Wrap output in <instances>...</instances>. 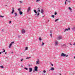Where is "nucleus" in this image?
I'll use <instances>...</instances> for the list:
<instances>
[{"label":"nucleus","instance_id":"f257e3e1","mask_svg":"<svg viewBox=\"0 0 75 75\" xmlns=\"http://www.w3.org/2000/svg\"><path fill=\"white\" fill-rule=\"evenodd\" d=\"M61 57H68V55H66V54H64V53H62L61 54Z\"/></svg>","mask_w":75,"mask_h":75},{"label":"nucleus","instance_id":"f03ea898","mask_svg":"<svg viewBox=\"0 0 75 75\" xmlns=\"http://www.w3.org/2000/svg\"><path fill=\"white\" fill-rule=\"evenodd\" d=\"M54 45L55 46H58V41H54Z\"/></svg>","mask_w":75,"mask_h":75},{"label":"nucleus","instance_id":"7ed1b4c3","mask_svg":"<svg viewBox=\"0 0 75 75\" xmlns=\"http://www.w3.org/2000/svg\"><path fill=\"white\" fill-rule=\"evenodd\" d=\"M14 42H11V43L10 44V45L9 46V48H11V45H12V44H14Z\"/></svg>","mask_w":75,"mask_h":75},{"label":"nucleus","instance_id":"20e7f679","mask_svg":"<svg viewBox=\"0 0 75 75\" xmlns=\"http://www.w3.org/2000/svg\"><path fill=\"white\" fill-rule=\"evenodd\" d=\"M34 70L36 72H37L38 71V67L37 66H35L34 68Z\"/></svg>","mask_w":75,"mask_h":75},{"label":"nucleus","instance_id":"39448f33","mask_svg":"<svg viewBox=\"0 0 75 75\" xmlns=\"http://www.w3.org/2000/svg\"><path fill=\"white\" fill-rule=\"evenodd\" d=\"M62 37L61 36H59L58 38H57V39L58 40H60L61 39H62Z\"/></svg>","mask_w":75,"mask_h":75},{"label":"nucleus","instance_id":"423d86ee","mask_svg":"<svg viewBox=\"0 0 75 75\" xmlns=\"http://www.w3.org/2000/svg\"><path fill=\"white\" fill-rule=\"evenodd\" d=\"M29 72H31V71H33V70L32 69V68H29Z\"/></svg>","mask_w":75,"mask_h":75},{"label":"nucleus","instance_id":"0eeeda50","mask_svg":"<svg viewBox=\"0 0 75 75\" xmlns=\"http://www.w3.org/2000/svg\"><path fill=\"white\" fill-rule=\"evenodd\" d=\"M30 7H28V8L27 9L28 13V12H29V11H30Z\"/></svg>","mask_w":75,"mask_h":75},{"label":"nucleus","instance_id":"6e6552de","mask_svg":"<svg viewBox=\"0 0 75 75\" xmlns=\"http://www.w3.org/2000/svg\"><path fill=\"white\" fill-rule=\"evenodd\" d=\"M22 34H24V33H25V30L24 29H23L22 30Z\"/></svg>","mask_w":75,"mask_h":75},{"label":"nucleus","instance_id":"1a4fd4ad","mask_svg":"<svg viewBox=\"0 0 75 75\" xmlns=\"http://www.w3.org/2000/svg\"><path fill=\"white\" fill-rule=\"evenodd\" d=\"M41 13L44 14V10L43 9H41Z\"/></svg>","mask_w":75,"mask_h":75},{"label":"nucleus","instance_id":"9d476101","mask_svg":"<svg viewBox=\"0 0 75 75\" xmlns=\"http://www.w3.org/2000/svg\"><path fill=\"white\" fill-rule=\"evenodd\" d=\"M40 64V61H39V59H38V61H36V64Z\"/></svg>","mask_w":75,"mask_h":75},{"label":"nucleus","instance_id":"9b49d317","mask_svg":"<svg viewBox=\"0 0 75 75\" xmlns=\"http://www.w3.org/2000/svg\"><path fill=\"white\" fill-rule=\"evenodd\" d=\"M11 14H13L14 12V8H13Z\"/></svg>","mask_w":75,"mask_h":75},{"label":"nucleus","instance_id":"f8f14e48","mask_svg":"<svg viewBox=\"0 0 75 75\" xmlns=\"http://www.w3.org/2000/svg\"><path fill=\"white\" fill-rule=\"evenodd\" d=\"M72 31H74V30H75V27H73L72 28Z\"/></svg>","mask_w":75,"mask_h":75},{"label":"nucleus","instance_id":"ddd939ff","mask_svg":"<svg viewBox=\"0 0 75 75\" xmlns=\"http://www.w3.org/2000/svg\"><path fill=\"white\" fill-rule=\"evenodd\" d=\"M19 13L20 15H22V14H23V12L20 11L19 12Z\"/></svg>","mask_w":75,"mask_h":75},{"label":"nucleus","instance_id":"4468645a","mask_svg":"<svg viewBox=\"0 0 75 75\" xmlns=\"http://www.w3.org/2000/svg\"><path fill=\"white\" fill-rule=\"evenodd\" d=\"M66 31H68V29L67 28L65 29L64 30V32H66Z\"/></svg>","mask_w":75,"mask_h":75},{"label":"nucleus","instance_id":"2eb2a0df","mask_svg":"<svg viewBox=\"0 0 75 75\" xmlns=\"http://www.w3.org/2000/svg\"><path fill=\"white\" fill-rule=\"evenodd\" d=\"M50 70L51 71H54V68H53V67H52L51 68V69H50Z\"/></svg>","mask_w":75,"mask_h":75},{"label":"nucleus","instance_id":"dca6fc26","mask_svg":"<svg viewBox=\"0 0 75 75\" xmlns=\"http://www.w3.org/2000/svg\"><path fill=\"white\" fill-rule=\"evenodd\" d=\"M34 11L35 13L36 14H37V11H36V10H34Z\"/></svg>","mask_w":75,"mask_h":75},{"label":"nucleus","instance_id":"f3484780","mask_svg":"<svg viewBox=\"0 0 75 75\" xmlns=\"http://www.w3.org/2000/svg\"><path fill=\"white\" fill-rule=\"evenodd\" d=\"M38 13H39V12H40V8H38Z\"/></svg>","mask_w":75,"mask_h":75},{"label":"nucleus","instance_id":"a211bd4d","mask_svg":"<svg viewBox=\"0 0 75 75\" xmlns=\"http://www.w3.org/2000/svg\"><path fill=\"white\" fill-rule=\"evenodd\" d=\"M67 1H68V0H66L65 1V3H64L65 5L67 4Z\"/></svg>","mask_w":75,"mask_h":75},{"label":"nucleus","instance_id":"6ab92c4d","mask_svg":"<svg viewBox=\"0 0 75 75\" xmlns=\"http://www.w3.org/2000/svg\"><path fill=\"white\" fill-rule=\"evenodd\" d=\"M18 11H21V8H19L18 9Z\"/></svg>","mask_w":75,"mask_h":75},{"label":"nucleus","instance_id":"aec40b11","mask_svg":"<svg viewBox=\"0 0 75 75\" xmlns=\"http://www.w3.org/2000/svg\"><path fill=\"white\" fill-rule=\"evenodd\" d=\"M31 58V57H27L26 58V59H29V58Z\"/></svg>","mask_w":75,"mask_h":75},{"label":"nucleus","instance_id":"412c9836","mask_svg":"<svg viewBox=\"0 0 75 75\" xmlns=\"http://www.w3.org/2000/svg\"><path fill=\"white\" fill-rule=\"evenodd\" d=\"M69 10L71 11V10H72V9L70 7H69Z\"/></svg>","mask_w":75,"mask_h":75},{"label":"nucleus","instance_id":"4be33fe9","mask_svg":"<svg viewBox=\"0 0 75 75\" xmlns=\"http://www.w3.org/2000/svg\"><path fill=\"white\" fill-rule=\"evenodd\" d=\"M14 14H15V16H17V13H15Z\"/></svg>","mask_w":75,"mask_h":75},{"label":"nucleus","instance_id":"5701e85b","mask_svg":"<svg viewBox=\"0 0 75 75\" xmlns=\"http://www.w3.org/2000/svg\"><path fill=\"white\" fill-rule=\"evenodd\" d=\"M53 18H54V15H52L51 16Z\"/></svg>","mask_w":75,"mask_h":75},{"label":"nucleus","instance_id":"b1692460","mask_svg":"<svg viewBox=\"0 0 75 75\" xmlns=\"http://www.w3.org/2000/svg\"><path fill=\"white\" fill-rule=\"evenodd\" d=\"M59 20V19H55V22H56L57 21H58V20Z\"/></svg>","mask_w":75,"mask_h":75},{"label":"nucleus","instance_id":"393cba45","mask_svg":"<svg viewBox=\"0 0 75 75\" xmlns=\"http://www.w3.org/2000/svg\"><path fill=\"white\" fill-rule=\"evenodd\" d=\"M41 0H36V2H38L39 1H40Z\"/></svg>","mask_w":75,"mask_h":75},{"label":"nucleus","instance_id":"a878e982","mask_svg":"<svg viewBox=\"0 0 75 75\" xmlns=\"http://www.w3.org/2000/svg\"><path fill=\"white\" fill-rule=\"evenodd\" d=\"M39 39L40 41H41V40H42L41 39V38H39Z\"/></svg>","mask_w":75,"mask_h":75},{"label":"nucleus","instance_id":"bb28decb","mask_svg":"<svg viewBox=\"0 0 75 75\" xmlns=\"http://www.w3.org/2000/svg\"><path fill=\"white\" fill-rule=\"evenodd\" d=\"M28 50V47H26L25 48V50Z\"/></svg>","mask_w":75,"mask_h":75},{"label":"nucleus","instance_id":"cd10ccee","mask_svg":"<svg viewBox=\"0 0 75 75\" xmlns=\"http://www.w3.org/2000/svg\"><path fill=\"white\" fill-rule=\"evenodd\" d=\"M24 69H26V70H28V68H27V67H25Z\"/></svg>","mask_w":75,"mask_h":75},{"label":"nucleus","instance_id":"c85d7f7f","mask_svg":"<svg viewBox=\"0 0 75 75\" xmlns=\"http://www.w3.org/2000/svg\"><path fill=\"white\" fill-rule=\"evenodd\" d=\"M5 50H4L3 51H2V53H3V52H5Z\"/></svg>","mask_w":75,"mask_h":75},{"label":"nucleus","instance_id":"c756f323","mask_svg":"<svg viewBox=\"0 0 75 75\" xmlns=\"http://www.w3.org/2000/svg\"><path fill=\"white\" fill-rule=\"evenodd\" d=\"M40 15V13H39V12L38 13L37 16H38Z\"/></svg>","mask_w":75,"mask_h":75},{"label":"nucleus","instance_id":"7c9ffc66","mask_svg":"<svg viewBox=\"0 0 75 75\" xmlns=\"http://www.w3.org/2000/svg\"><path fill=\"white\" fill-rule=\"evenodd\" d=\"M44 45V42H42V45H41L43 46V45Z\"/></svg>","mask_w":75,"mask_h":75},{"label":"nucleus","instance_id":"2f4dec72","mask_svg":"<svg viewBox=\"0 0 75 75\" xmlns=\"http://www.w3.org/2000/svg\"><path fill=\"white\" fill-rule=\"evenodd\" d=\"M0 67V68H4V67H3V66H1Z\"/></svg>","mask_w":75,"mask_h":75},{"label":"nucleus","instance_id":"473e14b6","mask_svg":"<svg viewBox=\"0 0 75 75\" xmlns=\"http://www.w3.org/2000/svg\"><path fill=\"white\" fill-rule=\"evenodd\" d=\"M57 12H55L54 13V15H57Z\"/></svg>","mask_w":75,"mask_h":75},{"label":"nucleus","instance_id":"72a5a7b5","mask_svg":"<svg viewBox=\"0 0 75 75\" xmlns=\"http://www.w3.org/2000/svg\"><path fill=\"white\" fill-rule=\"evenodd\" d=\"M43 72H44V73H45L46 72V71H45V70H44L43 71Z\"/></svg>","mask_w":75,"mask_h":75},{"label":"nucleus","instance_id":"f704fd0d","mask_svg":"<svg viewBox=\"0 0 75 75\" xmlns=\"http://www.w3.org/2000/svg\"><path fill=\"white\" fill-rule=\"evenodd\" d=\"M67 2L68 3H70V2H71V1H67Z\"/></svg>","mask_w":75,"mask_h":75},{"label":"nucleus","instance_id":"c9c22d12","mask_svg":"<svg viewBox=\"0 0 75 75\" xmlns=\"http://www.w3.org/2000/svg\"><path fill=\"white\" fill-rule=\"evenodd\" d=\"M0 17H2V18L4 17V16H1Z\"/></svg>","mask_w":75,"mask_h":75},{"label":"nucleus","instance_id":"e433bc0d","mask_svg":"<svg viewBox=\"0 0 75 75\" xmlns=\"http://www.w3.org/2000/svg\"><path fill=\"white\" fill-rule=\"evenodd\" d=\"M11 21H10L9 22V24H11Z\"/></svg>","mask_w":75,"mask_h":75},{"label":"nucleus","instance_id":"4c0bfd02","mask_svg":"<svg viewBox=\"0 0 75 75\" xmlns=\"http://www.w3.org/2000/svg\"><path fill=\"white\" fill-rule=\"evenodd\" d=\"M18 38H20V36L19 35L18 36Z\"/></svg>","mask_w":75,"mask_h":75},{"label":"nucleus","instance_id":"58836bf2","mask_svg":"<svg viewBox=\"0 0 75 75\" xmlns=\"http://www.w3.org/2000/svg\"><path fill=\"white\" fill-rule=\"evenodd\" d=\"M51 37H52V33H51L50 35Z\"/></svg>","mask_w":75,"mask_h":75},{"label":"nucleus","instance_id":"ea45409f","mask_svg":"<svg viewBox=\"0 0 75 75\" xmlns=\"http://www.w3.org/2000/svg\"><path fill=\"white\" fill-rule=\"evenodd\" d=\"M19 2L20 3H23V2L21 1H19Z\"/></svg>","mask_w":75,"mask_h":75},{"label":"nucleus","instance_id":"a19ab883","mask_svg":"<svg viewBox=\"0 0 75 75\" xmlns=\"http://www.w3.org/2000/svg\"><path fill=\"white\" fill-rule=\"evenodd\" d=\"M68 30H70V28H68Z\"/></svg>","mask_w":75,"mask_h":75},{"label":"nucleus","instance_id":"79ce46f5","mask_svg":"<svg viewBox=\"0 0 75 75\" xmlns=\"http://www.w3.org/2000/svg\"><path fill=\"white\" fill-rule=\"evenodd\" d=\"M23 60V59H22L21 60V61L22 62Z\"/></svg>","mask_w":75,"mask_h":75},{"label":"nucleus","instance_id":"37998d69","mask_svg":"<svg viewBox=\"0 0 75 75\" xmlns=\"http://www.w3.org/2000/svg\"><path fill=\"white\" fill-rule=\"evenodd\" d=\"M51 65H52V66H54V65L52 64H51Z\"/></svg>","mask_w":75,"mask_h":75},{"label":"nucleus","instance_id":"c03bdc74","mask_svg":"<svg viewBox=\"0 0 75 75\" xmlns=\"http://www.w3.org/2000/svg\"><path fill=\"white\" fill-rule=\"evenodd\" d=\"M2 31H3V32H4V30L2 29Z\"/></svg>","mask_w":75,"mask_h":75},{"label":"nucleus","instance_id":"a18cd8bd","mask_svg":"<svg viewBox=\"0 0 75 75\" xmlns=\"http://www.w3.org/2000/svg\"><path fill=\"white\" fill-rule=\"evenodd\" d=\"M73 45H75V43H74L73 44Z\"/></svg>","mask_w":75,"mask_h":75},{"label":"nucleus","instance_id":"49530a36","mask_svg":"<svg viewBox=\"0 0 75 75\" xmlns=\"http://www.w3.org/2000/svg\"><path fill=\"white\" fill-rule=\"evenodd\" d=\"M70 45H72V44L71 43H70Z\"/></svg>","mask_w":75,"mask_h":75},{"label":"nucleus","instance_id":"de8ad7c7","mask_svg":"<svg viewBox=\"0 0 75 75\" xmlns=\"http://www.w3.org/2000/svg\"><path fill=\"white\" fill-rule=\"evenodd\" d=\"M50 33H52V31H50Z\"/></svg>","mask_w":75,"mask_h":75},{"label":"nucleus","instance_id":"09e8293b","mask_svg":"<svg viewBox=\"0 0 75 75\" xmlns=\"http://www.w3.org/2000/svg\"><path fill=\"white\" fill-rule=\"evenodd\" d=\"M1 52H0V54H1Z\"/></svg>","mask_w":75,"mask_h":75},{"label":"nucleus","instance_id":"8fccbe9b","mask_svg":"<svg viewBox=\"0 0 75 75\" xmlns=\"http://www.w3.org/2000/svg\"><path fill=\"white\" fill-rule=\"evenodd\" d=\"M28 66H29V67H30V65L29 64V65H28Z\"/></svg>","mask_w":75,"mask_h":75},{"label":"nucleus","instance_id":"3c124183","mask_svg":"<svg viewBox=\"0 0 75 75\" xmlns=\"http://www.w3.org/2000/svg\"><path fill=\"white\" fill-rule=\"evenodd\" d=\"M5 54H7V52H5Z\"/></svg>","mask_w":75,"mask_h":75},{"label":"nucleus","instance_id":"603ef678","mask_svg":"<svg viewBox=\"0 0 75 75\" xmlns=\"http://www.w3.org/2000/svg\"><path fill=\"white\" fill-rule=\"evenodd\" d=\"M64 45H66L65 44H64L63 45V46H64Z\"/></svg>","mask_w":75,"mask_h":75},{"label":"nucleus","instance_id":"864d4df0","mask_svg":"<svg viewBox=\"0 0 75 75\" xmlns=\"http://www.w3.org/2000/svg\"><path fill=\"white\" fill-rule=\"evenodd\" d=\"M5 6H6V7H7V5H6Z\"/></svg>","mask_w":75,"mask_h":75},{"label":"nucleus","instance_id":"5fc2aeb1","mask_svg":"<svg viewBox=\"0 0 75 75\" xmlns=\"http://www.w3.org/2000/svg\"><path fill=\"white\" fill-rule=\"evenodd\" d=\"M74 58L75 59V56L74 57Z\"/></svg>","mask_w":75,"mask_h":75},{"label":"nucleus","instance_id":"6e6d98bb","mask_svg":"<svg viewBox=\"0 0 75 75\" xmlns=\"http://www.w3.org/2000/svg\"><path fill=\"white\" fill-rule=\"evenodd\" d=\"M35 15H37V14L36 13H35Z\"/></svg>","mask_w":75,"mask_h":75},{"label":"nucleus","instance_id":"4d7b16f0","mask_svg":"<svg viewBox=\"0 0 75 75\" xmlns=\"http://www.w3.org/2000/svg\"><path fill=\"white\" fill-rule=\"evenodd\" d=\"M48 21H50V20H48Z\"/></svg>","mask_w":75,"mask_h":75},{"label":"nucleus","instance_id":"13d9d810","mask_svg":"<svg viewBox=\"0 0 75 75\" xmlns=\"http://www.w3.org/2000/svg\"><path fill=\"white\" fill-rule=\"evenodd\" d=\"M23 66L22 65L21 66V67H23Z\"/></svg>","mask_w":75,"mask_h":75},{"label":"nucleus","instance_id":"bf43d9fd","mask_svg":"<svg viewBox=\"0 0 75 75\" xmlns=\"http://www.w3.org/2000/svg\"><path fill=\"white\" fill-rule=\"evenodd\" d=\"M45 16H43L42 17H44Z\"/></svg>","mask_w":75,"mask_h":75},{"label":"nucleus","instance_id":"052dcab7","mask_svg":"<svg viewBox=\"0 0 75 75\" xmlns=\"http://www.w3.org/2000/svg\"><path fill=\"white\" fill-rule=\"evenodd\" d=\"M60 75H61V74H60Z\"/></svg>","mask_w":75,"mask_h":75},{"label":"nucleus","instance_id":"680f3d73","mask_svg":"<svg viewBox=\"0 0 75 75\" xmlns=\"http://www.w3.org/2000/svg\"><path fill=\"white\" fill-rule=\"evenodd\" d=\"M11 53H12V54H13V52H11Z\"/></svg>","mask_w":75,"mask_h":75},{"label":"nucleus","instance_id":"e2e57ef3","mask_svg":"<svg viewBox=\"0 0 75 75\" xmlns=\"http://www.w3.org/2000/svg\"><path fill=\"white\" fill-rule=\"evenodd\" d=\"M44 75H45V74H44Z\"/></svg>","mask_w":75,"mask_h":75},{"label":"nucleus","instance_id":"0e129e2a","mask_svg":"<svg viewBox=\"0 0 75 75\" xmlns=\"http://www.w3.org/2000/svg\"><path fill=\"white\" fill-rule=\"evenodd\" d=\"M6 58H7V57H6Z\"/></svg>","mask_w":75,"mask_h":75},{"label":"nucleus","instance_id":"69168bd1","mask_svg":"<svg viewBox=\"0 0 75 75\" xmlns=\"http://www.w3.org/2000/svg\"><path fill=\"white\" fill-rule=\"evenodd\" d=\"M0 17H1V16H0Z\"/></svg>","mask_w":75,"mask_h":75}]
</instances>
